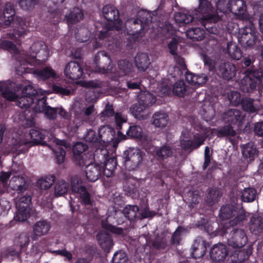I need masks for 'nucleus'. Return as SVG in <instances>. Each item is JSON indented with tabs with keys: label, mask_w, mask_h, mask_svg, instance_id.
Wrapping results in <instances>:
<instances>
[{
	"label": "nucleus",
	"mask_w": 263,
	"mask_h": 263,
	"mask_svg": "<svg viewBox=\"0 0 263 263\" xmlns=\"http://www.w3.org/2000/svg\"><path fill=\"white\" fill-rule=\"evenodd\" d=\"M199 6L196 10L197 18L201 20V25L210 33L217 34L220 32L217 23L222 20L223 14L228 12L227 0H218L215 9L209 0H198Z\"/></svg>",
	"instance_id": "f257e3e1"
},
{
	"label": "nucleus",
	"mask_w": 263,
	"mask_h": 263,
	"mask_svg": "<svg viewBox=\"0 0 263 263\" xmlns=\"http://www.w3.org/2000/svg\"><path fill=\"white\" fill-rule=\"evenodd\" d=\"M139 18H130L125 23V28L128 37L127 46H130L139 41L140 34L144 29L150 27V24L155 21V15L151 12L144 11L138 14Z\"/></svg>",
	"instance_id": "f03ea898"
},
{
	"label": "nucleus",
	"mask_w": 263,
	"mask_h": 263,
	"mask_svg": "<svg viewBox=\"0 0 263 263\" xmlns=\"http://www.w3.org/2000/svg\"><path fill=\"white\" fill-rule=\"evenodd\" d=\"M9 87L5 82H0V92L3 96L10 101H15L16 105L20 108L28 109L35 102L37 97H41L37 90L29 82L23 87L22 94L17 96L15 92L8 90Z\"/></svg>",
	"instance_id": "7ed1b4c3"
},
{
	"label": "nucleus",
	"mask_w": 263,
	"mask_h": 263,
	"mask_svg": "<svg viewBox=\"0 0 263 263\" xmlns=\"http://www.w3.org/2000/svg\"><path fill=\"white\" fill-rule=\"evenodd\" d=\"M238 41L245 48H261V56L263 59V37L252 24L239 29Z\"/></svg>",
	"instance_id": "20e7f679"
},
{
	"label": "nucleus",
	"mask_w": 263,
	"mask_h": 263,
	"mask_svg": "<svg viewBox=\"0 0 263 263\" xmlns=\"http://www.w3.org/2000/svg\"><path fill=\"white\" fill-rule=\"evenodd\" d=\"M249 214L243 208L237 204H226L221 206L219 217L222 220L231 219L229 223L224 225L234 227L242 224L247 219Z\"/></svg>",
	"instance_id": "39448f33"
},
{
	"label": "nucleus",
	"mask_w": 263,
	"mask_h": 263,
	"mask_svg": "<svg viewBox=\"0 0 263 263\" xmlns=\"http://www.w3.org/2000/svg\"><path fill=\"white\" fill-rule=\"evenodd\" d=\"M245 76L239 83L241 91L246 93L253 92L263 86V72L258 70L247 69Z\"/></svg>",
	"instance_id": "423d86ee"
},
{
	"label": "nucleus",
	"mask_w": 263,
	"mask_h": 263,
	"mask_svg": "<svg viewBox=\"0 0 263 263\" xmlns=\"http://www.w3.org/2000/svg\"><path fill=\"white\" fill-rule=\"evenodd\" d=\"M3 13L5 18L4 24L9 26L12 24L15 27V35L21 37L27 34V25L24 19L21 17H16L14 20L15 12L11 3H7L5 4Z\"/></svg>",
	"instance_id": "0eeeda50"
},
{
	"label": "nucleus",
	"mask_w": 263,
	"mask_h": 263,
	"mask_svg": "<svg viewBox=\"0 0 263 263\" xmlns=\"http://www.w3.org/2000/svg\"><path fill=\"white\" fill-rule=\"evenodd\" d=\"M230 232V237H228L227 241L229 246L233 248H241L247 243L248 237L245 231L241 229L223 225L221 227L220 235L227 237V235Z\"/></svg>",
	"instance_id": "6e6552de"
},
{
	"label": "nucleus",
	"mask_w": 263,
	"mask_h": 263,
	"mask_svg": "<svg viewBox=\"0 0 263 263\" xmlns=\"http://www.w3.org/2000/svg\"><path fill=\"white\" fill-rule=\"evenodd\" d=\"M106 149H97L94 153V160L98 161L102 166V173L107 177H110L116 166V160L114 157H109Z\"/></svg>",
	"instance_id": "1a4fd4ad"
},
{
	"label": "nucleus",
	"mask_w": 263,
	"mask_h": 263,
	"mask_svg": "<svg viewBox=\"0 0 263 263\" xmlns=\"http://www.w3.org/2000/svg\"><path fill=\"white\" fill-rule=\"evenodd\" d=\"M144 155L140 149L129 148L125 150L122 156L125 167L129 171L136 170L142 162Z\"/></svg>",
	"instance_id": "9d476101"
},
{
	"label": "nucleus",
	"mask_w": 263,
	"mask_h": 263,
	"mask_svg": "<svg viewBox=\"0 0 263 263\" xmlns=\"http://www.w3.org/2000/svg\"><path fill=\"white\" fill-rule=\"evenodd\" d=\"M115 132L108 126H101L98 130V136L95 131L89 129L84 136V139L89 143L108 142L113 139Z\"/></svg>",
	"instance_id": "9b49d317"
},
{
	"label": "nucleus",
	"mask_w": 263,
	"mask_h": 263,
	"mask_svg": "<svg viewBox=\"0 0 263 263\" xmlns=\"http://www.w3.org/2000/svg\"><path fill=\"white\" fill-rule=\"evenodd\" d=\"M94 63L97 72L106 74L113 72V65L111 58L104 50L98 52L95 55Z\"/></svg>",
	"instance_id": "f8f14e48"
},
{
	"label": "nucleus",
	"mask_w": 263,
	"mask_h": 263,
	"mask_svg": "<svg viewBox=\"0 0 263 263\" xmlns=\"http://www.w3.org/2000/svg\"><path fill=\"white\" fill-rule=\"evenodd\" d=\"M223 119L224 122L230 125L236 126L238 128H240L244 123L246 117L238 109H229L223 113Z\"/></svg>",
	"instance_id": "ddd939ff"
},
{
	"label": "nucleus",
	"mask_w": 263,
	"mask_h": 263,
	"mask_svg": "<svg viewBox=\"0 0 263 263\" xmlns=\"http://www.w3.org/2000/svg\"><path fill=\"white\" fill-rule=\"evenodd\" d=\"M87 144L81 142H77L73 146V160L74 164L79 167H83L86 165L87 160L84 158V152L87 150Z\"/></svg>",
	"instance_id": "4468645a"
},
{
	"label": "nucleus",
	"mask_w": 263,
	"mask_h": 263,
	"mask_svg": "<svg viewBox=\"0 0 263 263\" xmlns=\"http://www.w3.org/2000/svg\"><path fill=\"white\" fill-rule=\"evenodd\" d=\"M103 16L110 24L122 25L121 20L120 18L118 9L114 5L107 4L104 6L102 10Z\"/></svg>",
	"instance_id": "2eb2a0df"
},
{
	"label": "nucleus",
	"mask_w": 263,
	"mask_h": 263,
	"mask_svg": "<svg viewBox=\"0 0 263 263\" xmlns=\"http://www.w3.org/2000/svg\"><path fill=\"white\" fill-rule=\"evenodd\" d=\"M209 243L201 236L197 237L192 246V257L198 259L202 257L206 253Z\"/></svg>",
	"instance_id": "dca6fc26"
},
{
	"label": "nucleus",
	"mask_w": 263,
	"mask_h": 263,
	"mask_svg": "<svg viewBox=\"0 0 263 263\" xmlns=\"http://www.w3.org/2000/svg\"><path fill=\"white\" fill-rule=\"evenodd\" d=\"M64 74L69 79L77 80L82 76L83 69L82 67L78 62L70 61L65 66Z\"/></svg>",
	"instance_id": "f3484780"
},
{
	"label": "nucleus",
	"mask_w": 263,
	"mask_h": 263,
	"mask_svg": "<svg viewBox=\"0 0 263 263\" xmlns=\"http://www.w3.org/2000/svg\"><path fill=\"white\" fill-rule=\"evenodd\" d=\"M229 251L227 246L222 243L213 246L210 253L212 260L215 262L223 261L228 255Z\"/></svg>",
	"instance_id": "a211bd4d"
},
{
	"label": "nucleus",
	"mask_w": 263,
	"mask_h": 263,
	"mask_svg": "<svg viewBox=\"0 0 263 263\" xmlns=\"http://www.w3.org/2000/svg\"><path fill=\"white\" fill-rule=\"evenodd\" d=\"M235 65L230 62L221 63L218 66V74L223 79L229 81L234 78L236 74Z\"/></svg>",
	"instance_id": "6ab92c4d"
},
{
	"label": "nucleus",
	"mask_w": 263,
	"mask_h": 263,
	"mask_svg": "<svg viewBox=\"0 0 263 263\" xmlns=\"http://www.w3.org/2000/svg\"><path fill=\"white\" fill-rule=\"evenodd\" d=\"M85 170L87 179L91 182L97 180L102 173V166L87 160Z\"/></svg>",
	"instance_id": "aec40b11"
},
{
	"label": "nucleus",
	"mask_w": 263,
	"mask_h": 263,
	"mask_svg": "<svg viewBox=\"0 0 263 263\" xmlns=\"http://www.w3.org/2000/svg\"><path fill=\"white\" fill-rule=\"evenodd\" d=\"M96 237L102 249L105 252H109L114 245L111 235L107 232L101 231L97 234Z\"/></svg>",
	"instance_id": "412c9836"
},
{
	"label": "nucleus",
	"mask_w": 263,
	"mask_h": 263,
	"mask_svg": "<svg viewBox=\"0 0 263 263\" xmlns=\"http://www.w3.org/2000/svg\"><path fill=\"white\" fill-rule=\"evenodd\" d=\"M247 10V5L243 0H230L228 1V12L235 15H243Z\"/></svg>",
	"instance_id": "4be33fe9"
},
{
	"label": "nucleus",
	"mask_w": 263,
	"mask_h": 263,
	"mask_svg": "<svg viewBox=\"0 0 263 263\" xmlns=\"http://www.w3.org/2000/svg\"><path fill=\"white\" fill-rule=\"evenodd\" d=\"M65 0H57L53 3L56 6V8L54 10L50 9V17L53 23L56 24L61 21L62 19L63 15V10L66 8L64 4Z\"/></svg>",
	"instance_id": "5701e85b"
},
{
	"label": "nucleus",
	"mask_w": 263,
	"mask_h": 263,
	"mask_svg": "<svg viewBox=\"0 0 263 263\" xmlns=\"http://www.w3.org/2000/svg\"><path fill=\"white\" fill-rule=\"evenodd\" d=\"M197 9V8L195 9L194 12L192 14H190V12H178L175 14L174 17L175 21L180 24V25H183L184 24H188L191 23H193L196 19L199 21L201 24V20L197 18V15L196 14V10Z\"/></svg>",
	"instance_id": "b1692460"
},
{
	"label": "nucleus",
	"mask_w": 263,
	"mask_h": 263,
	"mask_svg": "<svg viewBox=\"0 0 263 263\" xmlns=\"http://www.w3.org/2000/svg\"><path fill=\"white\" fill-rule=\"evenodd\" d=\"M196 227L202 230H204L211 237H215L221 234V228L219 232H217L216 230H214L211 221L204 218H202L199 221H198L196 223Z\"/></svg>",
	"instance_id": "393cba45"
},
{
	"label": "nucleus",
	"mask_w": 263,
	"mask_h": 263,
	"mask_svg": "<svg viewBox=\"0 0 263 263\" xmlns=\"http://www.w3.org/2000/svg\"><path fill=\"white\" fill-rule=\"evenodd\" d=\"M83 13L79 8L74 7L64 16V21L68 26L75 24L83 18Z\"/></svg>",
	"instance_id": "a878e982"
},
{
	"label": "nucleus",
	"mask_w": 263,
	"mask_h": 263,
	"mask_svg": "<svg viewBox=\"0 0 263 263\" xmlns=\"http://www.w3.org/2000/svg\"><path fill=\"white\" fill-rule=\"evenodd\" d=\"M51 226L48 221L46 220H41L37 221L33 226V232L34 235L32 236L33 240H36L37 236H41L46 234L49 230Z\"/></svg>",
	"instance_id": "bb28decb"
},
{
	"label": "nucleus",
	"mask_w": 263,
	"mask_h": 263,
	"mask_svg": "<svg viewBox=\"0 0 263 263\" xmlns=\"http://www.w3.org/2000/svg\"><path fill=\"white\" fill-rule=\"evenodd\" d=\"M135 64L139 71L144 72L150 64L148 55L144 53H138L134 60Z\"/></svg>",
	"instance_id": "cd10ccee"
},
{
	"label": "nucleus",
	"mask_w": 263,
	"mask_h": 263,
	"mask_svg": "<svg viewBox=\"0 0 263 263\" xmlns=\"http://www.w3.org/2000/svg\"><path fill=\"white\" fill-rule=\"evenodd\" d=\"M255 100L249 97L243 96L240 105L242 109L249 114L257 113L258 106L254 103Z\"/></svg>",
	"instance_id": "c85d7f7f"
},
{
	"label": "nucleus",
	"mask_w": 263,
	"mask_h": 263,
	"mask_svg": "<svg viewBox=\"0 0 263 263\" xmlns=\"http://www.w3.org/2000/svg\"><path fill=\"white\" fill-rule=\"evenodd\" d=\"M152 120V123L156 127L162 128L167 124L169 117L166 112L158 111L153 115Z\"/></svg>",
	"instance_id": "c756f323"
},
{
	"label": "nucleus",
	"mask_w": 263,
	"mask_h": 263,
	"mask_svg": "<svg viewBox=\"0 0 263 263\" xmlns=\"http://www.w3.org/2000/svg\"><path fill=\"white\" fill-rule=\"evenodd\" d=\"M98 31V37L100 40H104L109 35V31L111 30L119 31L121 29L120 24H111L106 23L102 26L101 30H99L100 28L98 26H96Z\"/></svg>",
	"instance_id": "7c9ffc66"
},
{
	"label": "nucleus",
	"mask_w": 263,
	"mask_h": 263,
	"mask_svg": "<svg viewBox=\"0 0 263 263\" xmlns=\"http://www.w3.org/2000/svg\"><path fill=\"white\" fill-rule=\"evenodd\" d=\"M227 52L232 59L238 60L242 56V52L240 47L233 42H229L227 46Z\"/></svg>",
	"instance_id": "2f4dec72"
},
{
	"label": "nucleus",
	"mask_w": 263,
	"mask_h": 263,
	"mask_svg": "<svg viewBox=\"0 0 263 263\" xmlns=\"http://www.w3.org/2000/svg\"><path fill=\"white\" fill-rule=\"evenodd\" d=\"M205 31L200 27L189 28L186 31V35L193 41H200L203 40L205 36Z\"/></svg>",
	"instance_id": "473e14b6"
},
{
	"label": "nucleus",
	"mask_w": 263,
	"mask_h": 263,
	"mask_svg": "<svg viewBox=\"0 0 263 263\" xmlns=\"http://www.w3.org/2000/svg\"><path fill=\"white\" fill-rule=\"evenodd\" d=\"M139 208L137 205L127 204L123 209L122 213L129 221H134L139 218Z\"/></svg>",
	"instance_id": "72a5a7b5"
},
{
	"label": "nucleus",
	"mask_w": 263,
	"mask_h": 263,
	"mask_svg": "<svg viewBox=\"0 0 263 263\" xmlns=\"http://www.w3.org/2000/svg\"><path fill=\"white\" fill-rule=\"evenodd\" d=\"M34 73L39 79L44 81L56 77L55 71L50 67H46L42 69H36Z\"/></svg>",
	"instance_id": "f704fd0d"
},
{
	"label": "nucleus",
	"mask_w": 263,
	"mask_h": 263,
	"mask_svg": "<svg viewBox=\"0 0 263 263\" xmlns=\"http://www.w3.org/2000/svg\"><path fill=\"white\" fill-rule=\"evenodd\" d=\"M17 207V212L14 216V219L18 221H24L30 217V206L27 205H16Z\"/></svg>",
	"instance_id": "c9c22d12"
},
{
	"label": "nucleus",
	"mask_w": 263,
	"mask_h": 263,
	"mask_svg": "<svg viewBox=\"0 0 263 263\" xmlns=\"http://www.w3.org/2000/svg\"><path fill=\"white\" fill-rule=\"evenodd\" d=\"M156 100L155 96L149 92H144L138 96V102L146 107L152 106Z\"/></svg>",
	"instance_id": "e433bc0d"
},
{
	"label": "nucleus",
	"mask_w": 263,
	"mask_h": 263,
	"mask_svg": "<svg viewBox=\"0 0 263 263\" xmlns=\"http://www.w3.org/2000/svg\"><path fill=\"white\" fill-rule=\"evenodd\" d=\"M55 176L54 175H48L37 180V186L42 190L49 189L55 182Z\"/></svg>",
	"instance_id": "4c0bfd02"
},
{
	"label": "nucleus",
	"mask_w": 263,
	"mask_h": 263,
	"mask_svg": "<svg viewBox=\"0 0 263 263\" xmlns=\"http://www.w3.org/2000/svg\"><path fill=\"white\" fill-rule=\"evenodd\" d=\"M220 195L219 190L216 187H209L206 201L209 205H213L218 202Z\"/></svg>",
	"instance_id": "58836bf2"
},
{
	"label": "nucleus",
	"mask_w": 263,
	"mask_h": 263,
	"mask_svg": "<svg viewBox=\"0 0 263 263\" xmlns=\"http://www.w3.org/2000/svg\"><path fill=\"white\" fill-rule=\"evenodd\" d=\"M242 155L245 158L253 160L256 152V149L252 143H248L241 147Z\"/></svg>",
	"instance_id": "ea45409f"
},
{
	"label": "nucleus",
	"mask_w": 263,
	"mask_h": 263,
	"mask_svg": "<svg viewBox=\"0 0 263 263\" xmlns=\"http://www.w3.org/2000/svg\"><path fill=\"white\" fill-rule=\"evenodd\" d=\"M69 187V184L65 180H59L54 186V195L60 197L65 194Z\"/></svg>",
	"instance_id": "a19ab883"
},
{
	"label": "nucleus",
	"mask_w": 263,
	"mask_h": 263,
	"mask_svg": "<svg viewBox=\"0 0 263 263\" xmlns=\"http://www.w3.org/2000/svg\"><path fill=\"white\" fill-rule=\"evenodd\" d=\"M235 135V130L230 124L219 127L217 129V136L219 138L227 136L234 137Z\"/></svg>",
	"instance_id": "79ce46f5"
},
{
	"label": "nucleus",
	"mask_w": 263,
	"mask_h": 263,
	"mask_svg": "<svg viewBox=\"0 0 263 263\" xmlns=\"http://www.w3.org/2000/svg\"><path fill=\"white\" fill-rule=\"evenodd\" d=\"M186 92V86L183 80L177 81L173 85V92L175 96L183 97Z\"/></svg>",
	"instance_id": "37998d69"
},
{
	"label": "nucleus",
	"mask_w": 263,
	"mask_h": 263,
	"mask_svg": "<svg viewBox=\"0 0 263 263\" xmlns=\"http://www.w3.org/2000/svg\"><path fill=\"white\" fill-rule=\"evenodd\" d=\"M78 194H80V202L83 205L86 207L92 205L93 201L86 187H82V190Z\"/></svg>",
	"instance_id": "c03bdc74"
},
{
	"label": "nucleus",
	"mask_w": 263,
	"mask_h": 263,
	"mask_svg": "<svg viewBox=\"0 0 263 263\" xmlns=\"http://www.w3.org/2000/svg\"><path fill=\"white\" fill-rule=\"evenodd\" d=\"M126 134L129 138L140 139L142 137V129L139 125L130 126Z\"/></svg>",
	"instance_id": "a18cd8bd"
},
{
	"label": "nucleus",
	"mask_w": 263,
	"mask_h": 263,
	"mask_svg": "<svg viewBox=\"0 0 263 263\" xmlns=\"http://www.w3.org/2000/svg\"><path fill=\"white\" fill-rule=\"evenodd\" d=\"M256 191L254 188H245L241 192V199L244 202H251L255 200Z\"/></svg>",
	"instance_id": "49530a36"
},
{
	"label": "nucleus",
	"mask_w": 263,
	"mask_h": 263,
	"mask_svg": "<svg viewBox=\"0 0 263 263\" xmlns=\"http://www.w3.org/2000/svg\"><path fill=\"white\" fill-rule=\"evenodd\" d=\"M156 156L159 160H163L173 155L172 148L169 146H163L156 152Z\"/></svg>",
	"instance_id": "de8ad7c7"
},
{
	"label": "nucleus",
	"mask_w": 263,
	"mask_h": 263,
	"mask_svg": "<svg viewBox=\"0 0 263 263\" xmlns=\"http://www.w3.org/2000/svg\"><path fill=\"white\" fill-rule=\"evenodd\" d=\"M52 90L54 93L62 96H69L71 92L70 89L60 83L53 84L52 86Z\"/></svg>",
	"instance_id": "09e8293b"
},
{
	"label": "nucleus",
	"mask_w": 263,
	"mask_h": 263,
	"mask_svg": "<svg viewBox=\"0 0 263 263\" xmlns=\"http://www.w3.org/2000/svg\"><path fill=\"white\" fill-rule=\"evenodd\" d=\"M242 97L237 91H231L228 94V98L230 103L235 106H240Z\"/></svg>",
	"instance_id": "8fccbe9b"
},
{
	"label": "nucleus",
	"mask_w": 263,
	"mask_h": 263,
	"mask_svg": "<svg viewBox=\"0 0 263 263\" xmlns=\"http://www.w3.org/2000/svg\"><path fill=\"white\" fill-rule=\"evenodd\" d=\"M102 228L107 231L117 235H122L124 233L123 229L122 228L117 227L108 222L107 220H102L101 221Z\"/></svg>",
	"instance_id": "3c124183"
},
{
	"label": "nucleus",
	"mask_w": 263,
	"mask_h": 263,
	"mask_svg": "<svg viewBox=\"0 0 263 263\" xmlns=\"http://www.w3.org/2000/svg\"><path fill=\"white\" fill-rule=\"evenodd\" d=\"M17 3L22 9L29 11L38 4L39 0H17Z\"/></svg>",
	"instance_id": "603ef678"
},
{
	"label": "nucleus",
	"mask_w": 263,
	"mask_h": 263,
	"mask_svg": "<svg viewBox=\"0 0 263 263\" xmlns=\"http://www.w3.org/2000/svg\"><path fill=\"white\" fill-rule=\"evenodd\" d=\"M37 97V99H35L36 102L33 109L35 112H42L45 110V108L47 106L46 97Z\"/></svg>",
	"instance_id": "864d4df0"
},
{
	"label": "nucleus",
	"mask_w": 263,
	"mask_h": 263,
	"mask_svg": "<svg viewBox=\"0 0 263 263\" xmlns=\"http://www.w3.org/2000/svg\"><path fill=\"white\" fill-rule=\"evenodd\" d=\"M29 134L33 142L36 144H41L45 139V135L37 129H30Z\"/></svg>",
	"instance_id": "5fc2aeb1"
},
{
	"label": "nucleus",
	"mask_w": 263,
	"mask_h": 263,
	"mask_svg": "<svg viewBox=\"0 0 263 263\" xmlns=\"http://www.w3.org/2000/svg\"><path fill=\"white\" fill-rule=\"evenodd\" d=\"M116 114L113 105L109 103H107L103 111L100 114V118L105 120L114 117Z\"/></svg>",
	"instance_id": "6e6d98bb"
},
{
	"label": "nucleus",
	"mask_w": 263,
	"mask_h": 263,
	"mask_svg": "<svg viewBox=\"0 0 263 263\" xmlns=\"http://www.w3.org/2000/svg\"><path fill=\"white\" fill-rule=\"evenodd\" d=\"M118 67L123 75H126L130 72L133 64L126 60H122L118 62Z\"/></svg>",
	"instance_id": "4d7b16f0"
},
{
	"label": "nucleus",
	"mask_w": 263,
	"mask_h": 263,
	"mask_svg": "<svg viewBox=\"0 0 263 263\" xmlns=\"http://www.w3.org/2000/svg\"><path fill=\"white\" fill-rule=\"evenodd\" d=\"M128 258L127 254L121 251L116 252L112 258L111 263H127Z\"/></svg>",
	"instance_id": "13d9d810"
},
{
	"label": "nucleus",
	"mask_w": 263,
	"mask_h": 263,
	"mask_svg": "<svg viewBox=\"0 0 263 263\" xmlns=\"http://www.w3.org/2000/svg\"><path fill=\"white\" fill-rule=\"evenodd\" d=\"M82 181L81 178L75 177H72L71 180V188L73 192L79 193L82 190V187H86L82 185Z\"/></svg>",
	"instance_id": "bf43d9fd"
},
{
	"label": "nucleus",
	"mask_w": 263,
	"mask_h": 263,
	"mask_svg": "<svg viewBox=\"0 0 263 263\" xmlns=\"http://www.w3.org/2000/svg\"><path fill=\"white\" fill-rule=\"evenodd\" d=\"M184 230L181 226H179L173 233L171 239V242L172 245H178L181 240V234Z\"/></svg>",
	"instance_id": "052dcab7"
},
{
	"label": "nucleus",
	"mask_w": 263,
	"mask_h": 263,
	"mask_svg": "<svg viewBox=\"0 0 263 263\" xmlns=\"http://www.w3.org/2000/svg\"><path fill=\"white\" fill-rule=\"evenodd\" d=\"M146 107L141 103L135 104L130 108L133 115L137 118H140L143 116L141 114L145 110Z\"/></svg>",
	"instance_id": "680f3d73"
},
{
	"label": "nucleus",
	"mask_w": 263,
	"mask_h": 263,
	"mask_svg": "<svg viewBox=\"0 0 263 263\" xmlns=\"http://www.w3.org/2000/svg\"><path fill=\"white\" fill-rule=\"evenodd\" d=\"M236 255L237 259L235 260L236 263H241L245 260L248 259L249 255L248 252L244 250L236 251L234 254V257Z\"/></svg>",
	"instance_id": "e2e57ef3"
},
{
	"label": "nucleus",
	"mask_w": 263,
	"mask_h": 263,
	"mask_svg": "<svg viewBox=\"0 0 263 263\" xmlns=\"http://www.w3.org/2000/svg\"><path fill=\"white\" fill-rule=\"evenodd\" d=\"M29 236L26 233L21 234L18 237V244L21 250H23L29 243Z\"/></svg>",
	"instance_id": "0e129e2a"
},
{
	"label": "nucleus",
	"mask_w": 263,
	"mask_h": 263,
	"mask_svg": "<svg viewBox=\"0 0 263 263\" xmlns=\"http://www.w3.org/2000/svg\"><path fill=\"white\" fill-rule=\"evenodd\" d=\"M59 108L58 107H51L48 106L45 108L44 112L47 118L49 119H54L57 117L58 111Z\"/></svg>",
	"instance_id": "69168bd1"
},
{
	"label": "nucleus",
	"mask_w": 263,
	"mask_h": 263,
	"mask_svg": "<svg viewBox=\"0 0 263 263\" xmlns=\"http://www.w3.org/2000/svg\"><path fill=\"white\" fill-rule=\"evenodd\" d=\"M54 154L57 163L61 164L64 162L66 152L63 147H58L57 149L54 151Z\"/></svg>",
	"instance_id": "338daca9"
},
{
	"label": "nucleus",
	"mask_w": 263,
	"mask_h": 263,
	"mask_svg": "<svg viewBox=\"0 0 263 263\" xmlns=\"http://www.w3.org/2000/svg\"><path fill=\"white\" fill-rule=\"evenodd\" d=\"M205 141V138L201 136H195L193 140H190L191 142L192 149L198 148L202 145Z\"/></svg>",
	"instance_id": "774afa93"
}]
</instances>
